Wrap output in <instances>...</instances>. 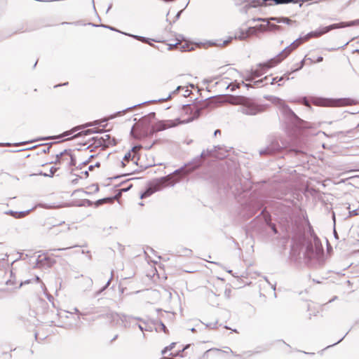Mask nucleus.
<instances>
[{"mask_svg":"<svg viewBox=\"0 0 359 359\" xmlns=\"http://www.w3.org/2000/svg\"><path fill=\"white\" fill-rule=\"evenodd\" d=\"M212 97H207L199 102L198 104L191 106V104L183 105V109L187 114H189L190 116L186 120L182 121L177 118L174 120H163L158 121L156 126L153 128L152 133L162 131L168 128L175 127L180 124L189 123L198 118L202 114L204 109L212 107L217 104L215 100H210Z\"/></svg>","mask_w":359,"mask_h":359,"instance_id":"1","label":"nucleus"},{"mask_svg":"<svg viewBox=\"0 0 359 359\" xmlns=\"http://www.w3.org/2000/svg\"><path fill=\"white\" fill-rule=\"evenodd\" d=\"M229 150L224 146H213L211 149L203 150L201 154L195 157L192 161L185 164L184 166L175 170L174 172H183L185 175L190 174L203 163L202 158L212 156L219 159H223L228 156Z\"/></svg>","mask_w":359,"mask_h":359,"instance_id":"2","label":"nucleus"},{"mask_svg":"<svg viewBox=\"0 0 359 359\" xmlns=\"http://www.w3.org/2000/svg\"><path fill=\"white\" fill-rule=\"evenodd\" d=\"M309 228L312 238L308 240L306 243L304 257L307 263L312 262L320 263L323 259L324 250L320 239L314 233L312 227L310 226Z\"/></svg>","mask_w":359,"mask_h":359,"instance_id":"3","label":"nucleus"},{"mask_svg":"<svg viewBox=\"0 0 359 359\" xmlns=\"http://www.w3.org/2000/svg\"><path fill=\"white\" fill-rule=\"evenodd\" d=\"M238 103L241 105L239 111L245 115L255 116L265 109L264 105H259L252 99L244 96L238 97Z\"/></svg>","mask_w":359,"mask_h":359,"instance_id":"4","label":"nucleus"},{"mask_svg":"<svg viewBox=\"0 0 359 359\" xmlns=\"http://www.w3.org/2000/svg\"><path fill=\"white\" fill-rule=\"evenodd\" d=\"M155 116L156 114L154 112H151L147 116H143L142 118V121L144 123H145L146 126L141 128H139V126L135 128V126H133L130 130V135L135 139H141L143 137L152 136L155 133H152L153 128L158 121H157L154 126H152L150 130H149V125L150 123L151 120L155 118Z\"/></svg>","mask_w":359,"mask_h":359,"instance_id":"5","label":"nucleus"},{"mask_svg":"<svg viewBox=\"0 0 359 359\" xmlns=\"http://www.w3.org/2000/svg\"><path fill=\"white\" fill-rule=\"evenodd\" d=\"M359 102L355 99L352 98H338V99H327V98H317L314 101V104L325 107H339L347 105H355L358 104Z\"/></svg>","mask_w":359,"mask_h":359,"instance_id":"6","label":"nucleus"},{"mask_svg":"<svg viewBox=\"0 0 359 359\" xmlns=\"http://www.w3.org/2000/svg\"><path fill=\"white\" fill-rule=\"evenodd\" d=\"M259 21L266 22L267 23L269 31H278L280 32L283 30V27L276 24L270 23L269 21H274L276 23H285L287 25H291L292 23H296V21H293L287 17H271L269 18H258Z\"/></svg>","mask_w":359,"mask_h":359,"instance_id":"7","label":"nucleus"},{"mask_svg":"<svg viewBox=\"0 0 359 359\" xmlns=\"http://www.w3.org/2000/svg\"><path fill=\"white\" fill-rule=\"evenodd\" d=\"M262 207V203L257 199L251 198L247 201L243 205L244 215L248 217L254 216Z\"/></svg>","mask_w":359,"mask_h":359,"instance_id":"8","label":"nucleus"},{"mask_svg":"<svg viewBox=\"0 0 359 359\" xmlns=\"http://www.w3.org/2000/svg\"><path fill=\"white\" fill-rule=\"evenodd\" d=\"M264 98L271 100L272 102L280 104L283 113L291 119L297 121L299 120V118L295 114V113L280 98L271 95L264 96Z\"/></svg>","mask_w":359,"mask_h":359,"instance_id":"9","label":"nucleus"},{"mask_svg":"<svg viewBox=\"0 0 359 359\" xmlns=\"http://www.w3.org/2000/svg\"><path fill=\"white\" fill-rule=\"evenodd\" d=\"M255 34V27H250L246 30L241 29L238 33H236L234 36H229L226 40L223 41L222 43L217 44V46H226L229 44L233 39L239 40H245L249 35Z\"/></svg>","mask_w":359,"mask_h":359,"instance_id":"10","label":"nucleus"},{"mask_svg":"<svg viewBox=\"0 0 359 359\" xmlns=\"http://www.w3.org/2000/svg\"><path fill=\"white\" fill-rule=\"evenodd\" d=\"M302 39V37L297 38L294 40L290 45L285 47L279 54H278L275 57L272 58L276 65L280 63L282 60H283L285 57H287L289 54L295 50L298 47V44L296 45L297 41H301Z\"/></svg>","mask_w":359,"mask_h":359,"instance_id":"11","label":"nucleus"},{"mask_svg":"<svg viewBox=\"0 0 359 359\" xmlns=\"http://www.w3.org/2000/svg\"><path fill=\"white\" fill-rule=\"evenodd\" d=\"M285 147L283 144L281 146L278 141H273L266 148L259 150L260 156L273 155L282 152Z\"/></svg>","mask_w":359,"mask_h":359,"instance_id":"12","label":"nucleus"},{"mask_svg":"<svg viewBox=\"0 0 359 359\" xmlns=\"http://www.w3.org/2000/svg\"><path fill=\"white\" fill-rule=\"evenodd\" d=\"M100 26L101 27L106 28L107 29H109V30H111V31H114V32H116L121 33L122 34L128 36L132 37V38H133V39H135L136 40H138V41H141L142 43H148L150 46H153V44L151 43V41H156L154 39H151L145 37V36L135 35V34H129V33H126V32L120 31L118 29H116V27H111L110 25H104V24H100Z\"/></svg>","mask_w":359,"mask_h":359,"instance_id":"13","label":"nucleus"},{"mask_svg":"<svg viewBox=\"0 0 359 359\" xmlns=\"http://www.w3.org/2000/svg\"><path fill=\"white\" fill-rule=\"evenodd\" d=\"M276 65V64L273 59H271L266 62L259 63L257 67L255 69H251L250 72L255 78H257L264 74L266 70Z\"/></svg>","mask_w":359,"mask_h":359,"instance_id":"14","label":"nucleus"},{"mask_svg":"<svg viewBox=\"0 0 359 359\" xmlns=\"http://www.w3.org/2000/svg\"><path fill=\"white\" fill-rule=\"evenodd\" d=\"M170 175H167L165 177H162L160 178H156L152 182H150L149 184L151 187L154 192L161 190L165 187L170 184L171 186H174V183H170Z\"/></svg>","mask_w":359,"mask_h":359,"instance_id":"15","label":"nucleus"},{"mask_svg":"<svg viewBox=\"0 0 359 359\" xmlns=\"http://www.w3.org/2000/svg\"><path fill=\"white\" fill-rule=\"evenodd\" d=\"M337 23H334L332 25H330L328 26H325L322 28L317 29L314 31H311L309 32V35L311 38H318L321 36L322 35L328 33L329 32L332 31V29H338L337 28Z\"/></svg>","mask_w":359,"mask_h":359,"instance_id":"16","label":"nucleus"},{"mask_svg":"<svg viewBox=\"0 0 359 359\" xmlns=\"http://www.w3.org/2000/svg\"><path fill=\"white\" fill-rule=\"evenodd\" d=\"M100 121L99 120H96V121H94L93 122H88V123H84V124H82V125H80V126H75L72 129H71L70 130H67V131L64 132L61 135V136L62 137L69 136V135L73 134L74 133L81 130V129H84V128H88V127L96 126H100Z\"/></svg>","mask_w":359,"mask_h":359,"instance_id":"17","label":"nucleus"},{"mask_svg":"<svg viewBox=\"0 0 359 359\" xmlns=\"http://www.w3.org/2000/svg\"><path fill=\"white\" fill-rule=\"evenodd\" d=\"M40 257L41 255H39V257L36 259L35 265L34 266V268L41 267L45 265H46L48 267H51L55 263V260L52 259L49 257H44L42 259Z\"/></svg>","mask_w":359,"mask_h":359,"instance_id":"18","label":"nucleus"},{"mask_svg":"<svg viewBox=\"0 0 359 359\" xmlns=\"http://www.w3.org/2000/svg\"><path fill=\"white\" fill-rule=\"evenodd\" d=\"M140 105H142V104H137L133 105L132 107H129L122 111H118L110 115L107 118H102L101 120H99L100 121V125H102L103 128H104L107 126L106 123L108 120L113 119V118H116V116H120L122 114H124L126 111H129V110H130L137 106H140Z\"/></svg>","mask_w":359,"mask_h":359,"instance_id":"19","label":"nucleus"},{"mask_svg":"<svg viewBox=\"0 0 359 359\" xmlns=\"http://www.w3.org/2000/svg\"><path fill=\"white\" fill-rule=\"evenodd\" d=\"M116 315L117 316L119 319L123 322V323H128L130 321L131 319H135V320H139V321H141L143 323L146 324V322L144 320H143L140 317H133V316H128V315H126V314H123V313H121V314H118V313H111V316L112 318H114V316Z\"/></svg>","mask_w":359,"mask_h":359,"instance_id":"20","label":"nucleus"},{"mask_svg":"<svg viewBox=\"0 0 359 359\" xmlns=\"http://www.w3.org/2000/svg\"><path fill=\"white\" fill-rule=\"evenodd\" d=\"M103 138V142H102V147H108L110 145L115 146L117 144V141L115 137H111L110 135H104L101 137Z\"/></svg>","mask_w":359,"mask_h":359,"instance_id":"21","label":"nucleus"},{"mask_svg":"<svg viewBox=\"0 0 359 359\" xmlns=\"http://www.w3.org/2000/svg\"><path fill=\"white\" fill-rule=\"evenodd\" d=\"M102 133V130H97L96 128L87 129V130L81 131V132L75 134L73 137H71V139L76 138V137H81V136H86V135H88L93 134V133ZM68 140H70V138H69Z\"/></svg>","mask_w":359,"mask_h":359,"instance_id":"22","label":"nucleus"},{"mask_svg":"<svg viewBox=\"0 0 359 359\" xmlns=\"http://www.w3.org/2000/svg\"><path fill=\"white\" fill-rule=\"evenodd\" d=\"M152 323L155 326V330L158 332L159 330H162L164 333L168 334V330L165 325L158 319L152 320Z\"/></svg>","mask_w":359,"mask_h":359,"instance_id":"23","label":"nucleus"},{"mask_svg":"<svg viewBox=\"0 0 359 359\" xmlns=\"http://www.w3.org/2000/svg\"><path fill=\"white\" fill-rule=\"evenodd\" d=\"M103 138L99 137H93L89 142H90V144L88 146L87 148L93 147L95 148L102 147V142H103Z\"/></svg>","mask_w":359,"mask_h":359,"instance_id":"24","label":"nucleus"},{"mask_svg":"<svg viewBox=\"0 0 359 359\" xmlns=\"http://www.w3.org/2000/svg\"><path fill=\"white\" fill-rule=\"evenodd\" d=\"M337 25L338 26L337 27L338 29L345 28V27H347L359 25V19L351 20V21H348V22H340L339 23H337Z\"/></svg>","mask_w":359,"mask_h":359,"instance_id":"25","label":"nucleus"},{"mask_svg":"<svg viewBox=\"0 0 359 359\" xmlns=\"http://www.w3.org/2000/svg\"><path fill=\"white\" fill-rule=\"evenodd\" d=\"M71 149H65L55 155V160L50 163L62 164V159L66 154H70Z\"/></svg>","mask_w":359,"mask_h":359,"instance_id":"26","label":"nucleus"},{"mask_svg":"<svg viewBox=\"0 0 359 359\" xmlns=\"http://www.w3.org/2000/svg\"><path fill=\"white\" fill-rule=\"evenodd\" d=\"M142 145H141V144H137V145L134 146L130 151H128L125 154V156H123V161H129L130 160H133L135 158V154L133 156H132L131 151L135 152L137 149H142Z\"/></svg>","mask_w":359,"mask_h":359,"instance_id":"27","label":"nucleus"},{"mask_svg":"<svg viewBox=\"0 0 359 359\" xmlns=\"http://www.w3.org/2000/svg\"><path fill=\"white\" fill-rule=\"evenodd\" d=\"M182 88H183L182 86H178V87H177V88L174 91L170 93L167 97L160 98L158 100H149V101H147V102H142L141 104L142 105V104H146V103H150V102L154 103V102H163V101H165V100L170 99L172 95L178 93L180 91V90L182 89Z\"/></svg>","mask_w":359,"mask_h":359,"instance_id":"28","label":"nucleus"},{"mask_svg":"<svg viewBox=\"0 0 359 359\" xmlns=\"http://www.w3.org/2000/svg\"><path fill=\"white\" fill-rule=\"evenodd\" d=\"M111 278L107 280V282L103 287H102L100 290H98L97 291H96L94 293V297H98L102 292H103L109 286L111 279L113 278V271H111Z\"/></svg>","mask_w":359,"mask_h":359,"instance_id":"29","label":"nucleus"},{"mask_svg":"<svg viewBox=\"0 0 359 359\" xmlns=\"http://www.w3.org/2000/svg\"><path fill=\"white\" fill-rule=\"evenodd\" d=\"M116 196L111 197H106L103 198L98 199L95 201V205L96 207H98L105 203L114 201Z\"/></svg>","mask_w":359,"mask_h":359,"instance_id":"30","label":"nucleus"},{"mask_svg":"<svg viewBox=\"0 0 359 359\" xmlns=\"http://www.w3.org/2000/svg\"><path fill=\"white\" fill-rule=\"evenodd\" d=\"M154 193H155L154 191L153 190L151 187L148 184L145 191L140 194V198L149 197Z\"/></svg>","mask_w":359,"mask_h":359,"instance_id":"31","label":"nucleus"},{"mask_svg":"<svg viewBox=\"0 0 359 359\" xmlns=\"http://www.w3.org/2000/svg\"><path fill=\"white\" fill-rule=\"evenodd\" d=\"M66 155H68L69 156V161L67 162V167H72V166H76V157L74 154H72V151H70V154H66Z\"/></svg>","mask_w":359,"mask_h":359,"instance_id":"32","label":"nucleus"},{"mask_svg":"<svg viewBox=\"0 0 359 359\" xmlns=\"http://www.w3.org/2000/svg\"><path fill=\"white\" fill-rule=\"evenodd\" d=\"M34 209V208H32L28 209L27 210L17 212L16 219H20V218H22V217H25L29 212H31Z\"/></svg>","mask_w":359,"mask_h":359,"instance_id":"33","label":"nucleus"},{"mask_svg":"<svg viewBox=\"0 0 359 359\" xmlns=\"http://www.w3.org/2000/svg\"><path fill=\"white\" fill-rule=\"evenodd\" d=\"M94 157V155H91L87 160L83 161L82 163H81L80 164H79L77 166H76V170H81L83 168V167L87 164L89 163V162L90 161L91 158Z\"/></svg>","mask_w":359,"mask_h":359,"instance_id":"34","label":"nucleus"},{"mask_svg":"<svg viewBox=\"0 0 359 359\" xmlns=\"http://www.w3.org/2000/svg\"><path fill=\"white\" fill-rule=\"evenodd\" d=\"M241 83H230L227 86L226 88H230V90L231 92L235 91L237 88L240 87Z\"/></svg>","mask_w":359,"mask_h":359,"instance_id":"35","label":"nucleus"},{"mask_svg":"<svg viewBox=\"0 0 359 359\" xmlns=\"http://www.w3.org/2000/svg\"><path fill=\"white\" fill-rule=\"evenodd\" d=\"M176 345V343L175 342H172L171 343L169 346H165L162 351H161V353L163 355L165 354L168 351L172 350V348H174V347Z\"/></svg>","mask_w":359,"mask_h":359,"instance_id":"36","label":"nucleus"},{"mask_svg":"<svg viewBox=\"0 0 359 359\" xmlns=\"http://www.w3.org/2000/svg\"><path fill=\"white\" fill-rule=\"evenodd\" d=\"M189 344H187L186 345L182 350H180L178 351L177 353H170L171 355H173V356H180V357H183V355H182V353L186 350L189 347Z\"/></svg>","mask_w":359,"mask_h":359,"instance_id":"37","label":"nucleus"},{"mask_svg":"<svg viewBox=\"0 0 359 359\" xmlns=\"http://www.w3.org/2000/svg\"><path fill=\"white\" fill-rule=\"evenodd\" d=\"M346 209L348 210V217H353V216H355V215H358V209H354V210H351V208H350V205H348L347 207H346Z\"/></svg>","mask_w":359,"mask_h":359,"instance_id":"38","label":"nucleus"},{"mask_svg":"<svg viewBox=\"0 0 359 359\" xmlns=\"http://www.w3.org/2000/svg\"><path fill=\"white\" fill-rule=\"evenodd\" d=\"M262 5L260 0H252L249 3V7L257 8Z\"/></svg>","mask_w":359,"mask_h":359,"instance_id":"39","label":"nucleus"},{"mask_svg":"<svg viewBox=\"0 0 359 359\" xmlns=\"http://www.w3.org/2000/svg\"><path fill=\"white\" fill-rule=\"evenodd\" d=\"M260 216H262L265 222H269L271 219L270 215L268 212H265V210H263L261 213Z\"/></svg>","mask_w":359,"mask_h":359,"instance_id":"40","label":"nucleus"},{"mask_svg":"<svg viewBox=\"0 0 359 359\" xmlns=\"http://www.w3.org/2000/svg\"><path fill=\"white\" fill-rule=\"evenodd\" d=\"M269 79V76H266L264 77L263 79H259L257 81H255L253 83L254 86H259V85L262 84L264 81H267Z\"/></svg>","mask_w":359,"mask_h":359,"instance_id":"41","label":"nucleus"},{"mask_svg":"<svg viewBox=\"0 0 359 359\" xmlns=\"http://www.w3.org/2000/svg\"><path fill=\"white\" fill-rule=\"evenodd\" d=\"M47 144H48V146H46V144H43V148L42 149L41 152L43 154H46L50 151V147H51V145L53 144V143L50 142Z\"/></svg>","mask_w":359,"mask_h":359,"instance_id":"42","label":"nucleus"},{"mask_svg":"<svg viewBox=\"0 0 359 359\" xmlns=\"http://www.w3.org/2000/svg\"><path fill=\"white\" fill-rule=\"evenodd\" d=\"M243 79L246 81H249V82H252L254 81V79H255L254 77V76L252 75V74L251 73V72H249L248 73V74L243 77Z\"/></svg>","mask_w":359,"mask_h":359,"instance_id":"43","label":"nucleus"},{"mask_svg":"<svg viewBox=\"0 0 359 359\" xmlns=\"http://www.w3.org/2000/svg\"><path fill=\"white\" fill-rule=\"evenodd\" d=\"M58 170H59V168L51 167L50 169V173L48 175V177H52Z\"/></svg>","mask_w":359,"mask_h":359,"instance_id":"44","label":"nucleus"},{"mask_svg":"<svg viewBox=\"0 0 359 359\" xmlns=\"http://www.w3.org/2000/svg\"><path fill=\"white\" fill-rule=\"evenodd\" d=\"M302 240L301 239V241L296 245H293L292 248V250L294 252V253H296V252L298 251V249L299 247H302Z\"/></svg>","mask_w":359,"mask_h":359,"instance_id":"45","label":"nucleus"},{"mask_svg":"<svg viewBox=\"0 0 359 359\" xmlns=\"http://www.w3.org/2000/svg\"><path fill=\"white\" fill-rule=\"evenodd\" d=\"M292 73V72H287L286 74H285L284 75H283L282 76L279 77L278 79V81H282L283 80H289L290 79V77H289V75Z\"/></svg>","mask_w":359,"mask_h":359,"instance_id":"46","label":"nucleus"},{"mask_svg":"<svg viewBox=\"0 0 359 359\" xmlns=\"http://www.w3.org/2000/svg\"><path fill=\"white\" fill-rule=\"evenodd\" d=\"M217 323H218V321H217V320H216V321H215V323H208V324H205V327H209V328H210V329H215V328H216Z\"/></svg>","mask_w":359,"mask_h":359,"instance_id":"47","label":"nucleus"},{"mask_svg":"<svg viewBox=\"0 0 359 359\" xmlns=\"http://www.w3.org/2000/svg\"><path fill=\"white\" fill-rule=\"evenodd\" d=\"M5 214L6 215H11V216H13L15 219L17 217V212L16 211L8 210V211L5 212Z\"/></svg>","mask_w":359,"mask_h":359,"instance_id":"48","label":"nucleus"},{"mask_svg":"<svg viewBox=\"0 0 359 359\" xmlns=\"http://www.w3.org/2000/svg\"><path fill=\"white\" fill-rule=\"evenodd\" d=\"M300 102L306 106H309V101L306 97H301L299 100Z\"/></svg>","mask_w":359,"mask_h":359,"instance_id":"49","label":"nucleus"},{"mask_svg":"<svg viewBox=\"0 0 359 359\" xmlns=\"http://www.w3.org/2000/svg\"><path fill=\"white\" fill-rule=\"evenodd\" d=\"M100 163L97 162L94 165H90L88 166V170L92 171L94 168H100Z\"/></svg>","mask_w":359,"mask_h":359,"instance_id":"50","label":"nucleus"},{"mask_svg":"<svg viewBox=\"0 0 359 359\" xmlns=\"http://www.w3.org/2000/svg\"><path fill=\"white\" fill-rule=\"evenodd\" d=\"M351 330V329L345 334V335L341 337L339 341H337V342L334 343L332 345H330V346H327V348H329V347H331V346H335L336 344L340 343L344 338L348 334L349 331Z\"/></svg>","mask_w":359,"mask_h":359,"instance_id":"51","label":"nucleus"},{"mask_svg":"<svg viewBox=\"0 0 359 359\" xmlns=\"http://www.w3.org/2000/svg\"><path fill=\"white\" fill-rule=\"evenodd\" d=\"M304 66V60H302L301 62H300V65H299V67L298 68H296L293 70H292V72H295L299 69H301Z\"/></svg>","mask_w":359,"mask_h":359,"instance_id":"52","label":"nucleus"},{"mask_svg":"<svg viewBox=\"0 0 359 359\" xmlns=\"http://www.w3.org/2000/svg\"><path fill=\"white\" fill-rule=\"evenodd\" d=\"M278 79H279V77H278V76L273 78V79H271V81H270V84H273V83H276V82H277V83H278V85L279 86H280L282 84L279 83L280 81H278Z\"/></svg>","mask_w":359,"mask_h":359,"instance_id":"53","label":"nucleus"},{"mask_svg":"<svg viewBox=\"0 0 359 359\" xmlns=\"http://www.w3.org/2000/svg\"><path fill=\"white\" fill-rule=\"evenodd\" d=\"M71 174L73 175H75L76 177L74 180H72V184H76L78 183V181H79V179L78 177H80L78 175H76V174H74L73 173V171L71 172Z\"/></svg>","mask_w":359,"mask_h":359,"instance_id":"54","label":"nucleus"},{"mask_svg":"<svg viewBox=\"0 0 359 359\" xmlns=\"http://www.w3.org/2000/svg\"><path fill=\"white\" fill-rule=\"evenodd\" d=\"M231 290L230 289H226L225 291H224V296L227 299H229L230 296H231Z\"/></svg>","mask_w":359,"mask_h":359,"instance_id":"55","label":"nucleus"},{"mask_svg":"<svg viewBox=\"0 0 359 359\" xmlns=\"http://www.w3.org/2000/svg\"><path fill=\"white\" fill-rule=\"evenodd\" d=\"M91 189H93L94 192H97L99 191V186L97 184H93L90 186Z\"/></svg>","mask_w":359,"mask_h":359,"instance_id":"56","label":"nucleus"},{"mask_svg":"<svg viewBox=\"0 0 359 359\" xmlns=\"http://www.w3.org/2000/svg\"><path fill=\"white\" fill-rule=\"evenodd\" d=\"M69 161V156L68 155L64 156V157L62 159V163H65L66 166L67 167V162Z\"/></svg>","mask_w":359,"mask_h":359,"instance_id":"57","label":"nucleus"},{"mask_svg":"<svg viewBox=\"0 0 359 359\" xmlns=\"http://www.w3.org/2000/svg\"><path fill=\"white\" fill-rule=\"evenodd\" d=\"M301 37L302 38V40H303V41H306L311 39L310 36L309 35V33L306 34V35H304V36H301Z\"/></svg>","mask_w":359,"mask_h":359,"instance_id":"58","label":"nucleus"},{"mask_svg":"<svg viewBox=\"0 0 359 359\" xmlns=\"http://www.w3.org/2000/svg\"><path fill=\"white\" fill-rule=\"evenodd\" d=\"M290 151H294L295 155H299L300 154H304L303 151L302 152V151H300L299 149H291Z\"/></svg>","mask_w":359,"mask_h":359,"instance_id":"59","label":"nucleus"},{"mask_svg":"<svg viewBox=\"0 0 359 359\" xmlns=\"http://www.w3.org/2000/svg\"><path fill=\"white\" fill-rule=\"evenodd\" d=\"M36 140H31V141H25V142H19V143H17L15 144L16 145H24V144H26L27 143H29V142H35Z\"/></svg>","mask_w":359,"mask_h":359,"instance_id":"60","label":"nucleus"},{"mask_svg":"<svg viewBox=\"0 0 359 359\" xmlns=\"http://www.w3.org/2000/svg\"><path fill=\"white\" fill-rule=\"evenodd\" d=\"M30 283V280H26L24 282H21L19 285V286L17 287V288H20L23 285L25 284H28Z\"/></svg>","mask_w":359,"mask_h":359,"instance_id":"61","label":"nucleus"},{"mask_svg":"<svg viewBox=\"0 0 359 359\" xmlns=\"http://www.w3.org/2000/svg\"><path fill=\"white\" fill-rule=\"evenodd\" d=\"M155 142H156L154 141V142H153V144H151V145H146V146H144V147H143V146H142V148H144V149H146V150H149V149H150L152 147V146L155 144Z\"/></svg>","mask_w":359,"mask_h":359,"instance_id":"62","label":"nucleus"},{"mask_svg":"<svg viewBox=\"0 0 359 359\" xmlns=\"http://www.w3.org/2000/svg\"><path fill=\"white\" fill-rule=\"evenodd\" d=\"M241 84H243L245 87H246L247 88H251V87H253V85H251L250 83H245L244 81H242L241 83Z\"/></svg>","mask_w":359,"mask_h":359,"instance_id":"63","label":"nucleus"},{"mask_svg":"<svg viewBox=\"0 0 359 359\" xmlns=\"http://www.w3.org/2000/svg\"><path fill=\"white\" fill-rule=\"evenodd\" d=\"M85 203H86L88 206H90L93 205V201L88 200V199H85L84 201H83Z\"/></svg>","mask_w":359,"mask_h":359,"instance_id":"64","label":"nucleus"}]
</instances>
